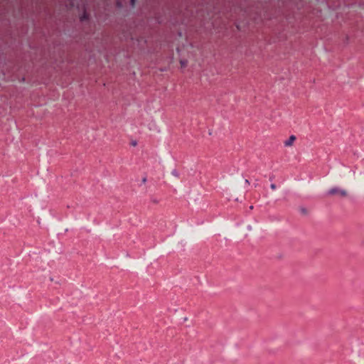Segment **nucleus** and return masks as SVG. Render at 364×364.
Returning a JSON list of instances; mask_svg holds the SVG:
<instances>
[{"label": "nucleus", "mask_w": 364, "mask_h": 364, "mask_svg": "<svg viewBox=\"0 0 364 364\" xmlns=\"http://www.w3.org/2000/svg\"><path fill=\"white\" fill-rule=\"evenodd\" d=\"M176 51L181 56H196L195 47L191 42L186 39L178 41Z\"/></svg>", "instance_id": "obj_1"}, {"label": "nucleus", "mask_w": 364, "mask_h": 364, "mask_svg": "<svg viewBox=\"0 0 364 364\" xmlns=\"http://www.w3.org/2000/svg\"><path fill=\"white\" fill-rule=\"evenodd\" d=\"M328 195H337L340 197H346L347 196V191L340 188H333L328 191Z\"/></svg>", "instance_id": "obj_2"}, {"label": "nucleus", "mask_w": 364, "mask_h": 364, "mask_svg": "<svg viewBox=\"0 0 364 364\" xmlns=\"http://www.w3.org/2000/svg\"><path fill=\"white\" fill-rule=\"evenodd\" d=\"M296 140V136H294V135H291L288 140H287L285 142H284V144L285 146H291L292 144L294 143V141Z\"/></svg>", "instance_id": "obj_3"}, {"label": "nucleus", "mask_w": 364, "mask_h": 364, "mask_svg": "<svg viewBox=\"0 0 364 364\" xmlns=\"http://www.w3.org/2000/svg\"><path fill=\"white\" fill-rule=\"evenodd\" d=\"M79 18L81 21H86L88 18V14L84 11L82 14L80 15Z\"/></svg>", "instance_id": "obj_4"}, {"label": "nucleus", "mask_w": 364, "mask_h": 364, "mask_svg": "<svg viewBox=\"0 0 364 364\" xmlns=\"http://www.w3.org/2000/svg\"><path fill=\"white\" fill-rule=\"evenodd\" d=\"M187 63H188V62H187V60H183V59H181V60H180V64H181V65L182 67H186V66L187 65Z\"/></svg>", "instance_id": "obj_5"}, {"label": "nucleus", "mask_w": 364, "mask_h": 364, "mask_svg": "<svg viewBox=\"0 0 364 364\" xmlns=\"http://www.w3.org/2000/svg\"><path fill=\"white\" fill-rule=\"evenodd\" d=\"M130 2H131L132 6L134 7L137 4L138 1L137 0H130Z\"/></svg>", "instance_id": "obj_6"}, {"label": "nucleus", "mask_w": 364, "mask_h": 364, "mask_svg": "<svg viewBox=\"0 0 364 364\" xmlns=\"http://www.w3.org/2000/svg\"><path fill=\"white\" fill-rule=\"evenodd\" d=\"M271 188H272V190H275V189H276V185H275V184H274V183L271 184Z\"/></svg>", "instance_id": "obj_7"}, {"label": "nucleus", "mask_w": 364, "mask_h": 364, "mask_svg": "<svg viewBox=\"0 0 364 364\" xmlns=\"http://www.w3.org/2000/svg\"><path fill=\"white\" fill-rule=\"evenodd\" d=\"M146 181V178H144L143 180H142V182L143 183H145Z\"/></svg>", "instance_id": "obj_8"}]
</instances>
